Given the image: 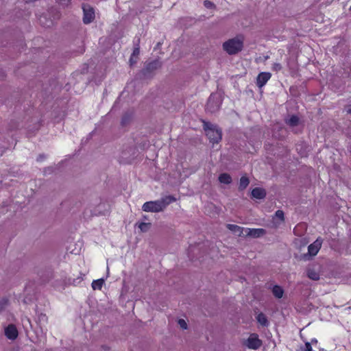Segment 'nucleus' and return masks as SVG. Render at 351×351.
Here are the masks:
<instances>
[{
    "instance_id": "412c9836",
    "label": "nucleus",
    "mask_w": 351,
    "mask_h": 351,
    "mask_svg": "<svg viewBox=\"0 0 351 351\" xmlns=\"http://www.w3.org/2000/svg\"><path fill=\"white\" fill-rule=\"evenodd\" d=\"M298 123L299 118L295 115L291 116L289 119L287 120V123L292 127L298 125Z\"/></svg>"
},
{
    "instance_id": "b1692460",
    "label": "nucleus",
    "mask_w": 351,
    "mask_h": 351,
    "mask_svg": "<svg viewBox=\"0 0 351 351\" xmlns=\"http://www.w3.org/2000/svg\"><path fill=\"white\" fill-rule=\"evenodd\" d=\"M9 304V300L6 298H3L0 300V312L3 311Z\"/></svg>"
},
{
    "instance_id": "9d476101",
    "label": "nucleus",
    "mask_w": 351,
    "mask_h": 351,
    "mask_svg": "<svg viewBox=\"0 0 351 351\" xmlns=\"http://www.w3.org/2000/svg\"><path fill=\"white\" fill-rule=\"evenodd\" d=\"M271 74L269 72H261L256 78V85L259 88L264 86L267 81L271 78Z\"/></svg>"
},
{
    "instance_id": "4c0bfd02",
    "label": "nucleus",
    "mask_w": 351,
    "mask_h": 351,
    "mask_svg": "<svg viewBox=\"0 0 351 351\" xmlns=\"http://www.w3.org/2000/svg\"><path fill=\"white\" fill-rule=\"evenodd\" d=\"M78 279H74L73 280V282H72L73 284H75V281L77 280Z\"/></svg>"
},
{
    "instance_id": "5701e85b",
    "label": "nucleus",
    "mask_w": 351,
    "mask_h": 351,
    "mask_svg": "<svg viewBox=\"0 0 351 351\" xmlns=\"http://www.w3.org/2000/svg\"><path fill=\"white\" fill-rule=\"evenodd\" d=\"M151 227L150 223H145L142 222L138 225V228L143 232L148 231L149 228Z\"/></svg>"
},
{
    "instance_id": "39448f33",
    "label": "nucleus",
    "mask_w": 351,
    "mask_h": 351,
    "mask_svg": "<svg viewBox=\"0 0 351 351\" xmlns=\"http://www.w3.org/2000/svg\"><path fill=\"white\" fill-rule=\"evenodd\" d=\"M83 22L84 24H89L95 19V10L93 7L88 4H83Z\"/></svg>"
},
{
    "instance_id": "4be33fe9",
    "label": "nucleus",
    "mask_w": 351,
    "mask_h": 351,
    "mask_svg": "<svg viewBox=\"0 0 351 351\" xmlns=\"http://www.w3.org/2000/svg\"><path fill=\"white\" fill-rule=\"evenodd\" d=\"M139 42H140V38H138L136 40V43H134L135 47L134 48V50H133V52L132 54V56L134 57H137L139 55V53H140Z\"/></svg>"
},
{
    "instance_id": "7ed1b4c3",
    "label": "nucleus",
    "mask_w": 351,
    "mask_h": 351,
    "mask_svg": "<svg viewBox=\"0 0 351 351\" xmlns=\"http://www.w3.org/2000/svg\"><path fill=\"white\" fill-rule=\"evenodd\" d=\"M204 129L210 143H217L221 139V130L217 125L204 122Z\"/></svg>"
},
{
    "instance_id": "6e6552de",
    "label": "nucleus",
    "mask_w": 351,
    "mask_h": 351,
    "mask_svg": "<svg viewBox=\"0 0 351 351\" xmlns=\"http://www.w3.org/2000/svg\"><path fill=\"white\" fill-rule=\"evenodd\" d=\"M4 333L5 337L10 340H15L19 335L18 330L15 325L10 324L5 328Z\"/></svg>"
},
{
    "instance_id": "f8f14e48",
    "label": "nucleus",
    "mask_w": 351,
    "mask_h": 351,
    "mask_svg": "<svg viewBox=\"0 0 351 351\" xmlns=\"http://www.w3.org/2000/svg\"><path fill=\"white\" fill-rule=\"evenodd\" d=\"M252 196L254 198L261 199L266 196V192L265 189L257 187L252 191Z\"/></svg>"
},
{
    "instance_id": "f257e3e1",
    "label": "nucleus",
    "mask_w": 351,
    "mask_h": 351,
    "mask_svg": "<svg viewBox=\"0 0 351 351\" xmlns=\"http://www.w3.org/2000/svg\"><path fill=\"white\" fill-rule=\"evenodd\" d=\"M175 201V197L168 195L156 201H150L144 203L142 209L145 212L159 213Z\"/></svg>"
},
{
    "instance_id": "58836bf2",
    "label": "nucleus",
    "mask_w": 351,
    "mask_h": 351,
    "mask_svg": "<svg viewBox=\"0 0 351 351\" xmlns=\"http://www.w3.org/2000/svg\"><path fill=\"white\" fill-rule=\"evenodd\" d=\"M132 151H133V154H136L135 149H132Z\"/></svg>"
},
{
    "instance_id": "7c9ffc66",
    "label": "nucleus",
    "mask_w": 351,
    "mask_h": 351,
    "mask_svg": "<svg viewBox=\"0 0 351 351\" xmlns=\"http://www.w3.org/2000/svg\"><path fill=\"white\" fill-rule=\"evenodd\" d=\"M70 0H58V2L63 5H66L69 2Z\"/></svg>"
},
{
    "instance_id": "2eb2a0df",
    "label": "nucleus",
    "mask_w": 351,
    "mask_h": 351,
    "mask_svg": "<svg viewBox=\"0 0 351 351\" xmlns=\"http://www.w3.org/2000/svg\"><path fill=\"white\" fill-rule=\"evenodd\" d=\"M39 22L41 25L45 27H49L53 25V21L51 19H48L46 15L40 16Z\"/></svg>"
},
{
    "instance_id": "20e7f679",
    "label": "nucleus",
    "mask_w": 351,
    "mask_h": 351,
    "mask_svg": "<svg viewBox=\"0 0 351 351\" xmlns=\"http://www.w3.org/2000/svg\"><path fill=\"white\" fill-rule=\"evenodd\" d=\"M221 104V98L218 94H211L208 99L206 110L210 113L216 112Z\"/></svg>"
},
{
    "instance_id": "cd10ccee",
    "label": "nucleus",
    "mask_w": 351,
    "mask_h": 351,
    "mask_svg": "<svg viewBox=\"0 0 351 351\" xmlns=\"http://www.w3.org/2000/svg\"><path fill=\"white\" fill-rule=\"evenodd\" d=\"M178 324L179 326H180V328H182V329H186L187 328V324L186 322L182 319H180L178 320Z\"/></svg>"
},
{
    "instance_id": "bb28decb",
    "label": "nucleus",
    "mask_w": 351,
    "mask_h": 351,
    "mask_svg": "<svg viewBox=\"0 0 351 351\" xmlns=\"http://www.w3.org/2000/svg\"><path fill=\"white\" fill-rule=\"evenodd\" d=\"M204 5L208 9H212L215 8V4L208 0L204 1Z\"/></svg>"
},
{
    "instance_id": "c756f323",
    "label": "nucleus",
    "mask_w": 351,
    "mask_h": 351,
    "mask_svg": "<svg viewBox=\"0 0 351 351\" xmlns=\"http://www.w3.org/2000/svg\"><path fill=\"white\" fill-rule=\"evenodd\" d=\"M130 64L132 65L133 64H135L136 62V60L134 59V57L131 56L130 59Z\"/></svg>"
},
{
    "instance_id": "ea45409f",
    "label": "nucleus",
    "mask_w": 351,
    "mask_h": 351,
    "mask_svg": "<svg viewBox=\"0 0 351 351\" xmlns=\"http://www.w3.org/2000/svg\"><path fill=\"white\" fill-rule=\"evenodd\" d=\"M349 10H350V11H351V6L350 7V9H349Z\"/></svg>"
},
{
    "instance_id": "f03ea898",
    "label": "nucleus",
    "mask_w": 351,
    "mask_h": 351,
    "mask_svg": "<svg viewBox=\"0 0 351 351\" xmlns=\"http://www.w3.org/2000/svg\"><path fill=\"white\" fill-rule=\"evenodd\" d=\"M243 47V40L239 36L229 39L223 44V49L229 55L237 54Z\"/></svg>"
},
{
    "instance_id": "ddd939ff",
    "label": "nucleus",
    "mask_w": 351,
    "mask_h": 351,
    "mask_svg": "<svg viewBox=\"0 0 351 351\" xmlns=\"http://www.w3.org/2000/svg\"><path fill=\"white\" fill-rule=\"evenodd\" d=\"M226 227L228 230L235 234H237L239 237L243 234V231L245 230L243 228L234 224H227Z\"/></svg>"
},
{
    "instance_id": "a211bd4d",
    "label": "nucleus",
    "mask_w": 351,
    "mask_h": 351,
    "mask_svg": "<svg viewBox=\"0 0 351 351\" xmlns=\"http://www.w3.org/2000/svg\"><path fill=\"white\" fill-rule=\"evenodd\" d=\"M219 181L221 182V183H223V184H228L230 183H231L232 182V178L231 176L228 174V173H221L219 176Z\"/></svg>"
},
{
    "instance_id": "e433bc0d",
    "label": "nucleus",
    "mask_w": 351,
    "mask_h": 351,
    "mask_svg": "<svg viewBox=\"0 0 351 351\" xmlns=\"http://www.w3.org/2000/svg\"><path fill=\"white\" fill-rule=\"evenodd\" d=\"M347 112L351 114V108L348 109Z\"/></svg>"
},
{
    "instance_id": "dca6fc26",
    "label": "nucleus",
    "mask_w": 351,
    "mask_h": 351,
    "mask_svg": "<svg viewBox=\"0 0 351 351\" xmlns=\"http://www.w3.org/2000/svg\"><path fill=\"white\" fill-rule=\"evenodd\" d=\"M307 276L313 280H318L319 279V274L311 268L307 269Z\"/></svg>"
},
{
    "instance_id": "a878e982",
    "label": "nucleus",
    "mask_w": 351,
    "mask_h": 351,
    "mask_svg": "<svg viewBox=\"0 0 351 351\" xmlns=\"http://www.w3.org/2000/svg\"><path fill=\"white\" fill-rule=\"evenodd\" d=\"M282 69V65L278 62H275L272 65V70L276 72L280 71Z\"/></svg>"
},
{
    "instance_id": "1a4fd4ad",
    "label": "nucleus",
    "mask_w": 351,
    "mask_h": 351,
    "mask_svg": "<svg viewBox=\"0 0 351 351\" xmlns=\"http://www.w3.org/2000/svg\"><path fill=\"white\" fill-rule=\"evenodd\" d=\"M161 66L160 62L158 60H154L146 64L145 69L142 71L143 74L145 76L149 75L154 71L157 70Z\"/></svg>"
},
{
    "instance_id": "0eeeda50",
    "label": "nucleus",
    "mask_w": 351,
    "mask_h": 351,
    "mask_svg": "<svg viewBox=\"0 0 351 351\" xmlns=\"http://www.w3.org/2000/svg\"><path fill=\"white\" fill-rule=\"evenodd\" d=\"M322 244V239L320 238L317 239L313 243L308 247V254H304V256L306 258L307 256H315L320 250Z\"/></svg>"
},
{
    "instance_id": "72a5a7b5",
    "label": "nucleus",
    "mask_w": 351,
    "mask_h": 351,
    "mask_svg": "<svg viewBox=\"0 0 351 351\" xmlns=\"http://www.w3.org/2000/svg\"><path fill=\"white\" fill-rule=\"evenodd\" d=\"M127 121H128V119H126V117H123L122 119V124L125 125Z\"/></svg>"
},
{
    "instance_id": "c85d7f7f",
    "label": "nucleus",
    "mask_w": 351,
    "mask_h": 351,
    "mask_svg": "<svg viewBox=\"0 0 351 351\" xmlns=\"http://www.w3.org/2000/svg\"><path fill=\"white\" fill-rule=\"evenodd\" d=\"M304 350V351H312L311 343L306 342L305 343V348Z\"/></svg>"
},
{
    "instance_id": "2f4dec72",
    "label": "nucleus",
    "mask_w": 351,
    "mask_h": 351,
    "mask_svg": "<svg viewBox=\"0 0 351 351\" xmlns=\"http://www.w3.org/2000/svg\"><path fill=\"white\" fill-rule=\"evenodd\" d=\"M125 155H126V153H125V152H123V156H122V157H123V158L125 159V160H126V162H131V160H132V159H130V158H127L125 157Z\"/></svg>"
},
{
    "instance_id": "f704fd0d",
    "label": "nucleus",
    "mask_w": 351,
    "mask_h": 351,
    "mask_svg": "<svg viewBox=\"0 0 351 351\" xmlns=\"http://www.w3.org/2000/svg\"><path fill=\"white\" fill-rule=\"evenodd\" d=\"M127 121H128V119H126V117H123L122 119V124L125 125Z\"/></svg>"
},
{
    "instance_id": "c9c22d12",
    "label": "nucleus",
    "mask_w": 351,
    "mask_h": 351,
    "mask_svg": "<svg viewBox=\"0 0 351 351\" xmlns=\"http://www.w3.org/2000/svg\"><path fill=\"white\" fill-rule=\"evenodd\" d=\"M311 343V344H316L317 343V340L316 339H313Z\"/></svg>"
},
{
    "instance_id": "9b49d317",
    "label": "nucleus",
    "mask_w": 351,
    "mask_h": 351,
    "mask_svg": "<svg viewBox=\"0 0 351 351\" xmlns=\"http://www.w3.org/2000/svg\"><path fill=\"white\" fill-rule=\"evenodd\" d=\"M245 232L247 236L258 238L264 235L266 231L263 228H246Z\"/></svg>"
},
{
    "instance_id": "6ab92c4d",
    "label": "nucleus",
    "mask_w": 351,
    "mask_h": 351,
    "mask_svg": "<svg viewBox=\"0 0 351 351\" xmlns=\"http://www.w3.org/2000/svg\"><path fill=\"white\" fill-rule=\"evenodd\" d=\"M104 283V280L102 279V278L93 280V282H92V285H92V288L94 290H96V289L100 290V289H101Z\"/></svg>"
},
{
    "instance_id": "393cba45",
    "label": "nucleus",
    "mask_w": 351,
    "mask_h": 351,
    "mask_svg": "<svg viewBox=\"0 0 351 351\" xmlns=\"http://www.w3.org/2000/svg\"><path fill=\"white\" fill-rule=\"evenodd\" d=\"M275 216L278 218L281 221H284V212L281 210H278L276 213Z\"/></svg>"
},
{
    "instance_id": "f3484780",
    "label": "nucleus",
    "mask_w": 351,
    "mask_h": 351,
    "mask_svg": "<svg viewBox=\"0 0 351 351\" xmlns=\"http://www.w3.org/2000/svg\"><path fill=\"white\" fill-rule=\"evenodd\" d=\"M272 293L276 298H281L283 295L284 291L280 286L275 285L272 288Z\"/></svg>"
},
{
    "instance_id": "423d86ee",
    "label": "nucleus",
    "mask_w": 351,
    "mask_h": 351,
    "mask_svg": "<svg viewBox=\"0 0 351 351\" xmlns=\"http://www.w3.org/2000/svg\"><path fill=\"white\" fill-rule=\"evenodd\" d=\"M245 346L250 349L258 350L262 346V341L258 338V335L253 333L246 340Z\"/></svg>"
},
{
    "instance_id": "473e14b6",
    "label": "nucleus",
    "mask_w": 351,
    "mask_h": 351,
    "mask_svg": "<svg viewBox=\"0 0 351 351\" xmlns=\"http://www.w3.org/2000/svg\"><path fill=\"white\" fill-rule=\"evenodd\" d=\"M44 158H45V156H44L43 155H40V156L37 158V160H38V161H42Z\"/></svg>"
},
{
    "instance_id": "aec40b11",
    "label": "nucleus",
    "mask_w": 351,
    "mask_h": 351,
    "mask_svg": "<svg viewBox=\"0 0 351 351\" xmlns=\"http://www.w3.org/2000/svg\"><path fill=\"white\" fill-rule=\"evenodd\" d=\"M249 179L246 176H242L240 179L239 189V190L245 189L249 184Z\"/></svg>"
},
{
    "instance_id": "4468645a",
    "label": "nucleus",
    "mask_w": 351,
    "mask_h": 351,
    "mask_svg": "<svg viewBox=\"0 0 351 351\" xmlns=\"http://www.w3.org/2000/svg\"><path fill=\"white\" fill-rule=\"evenodd\" d=\"M256 320L263 326H267L269 325L267 318L263 313H260L257 315Z\"/></svg>"
}]
</instances>
